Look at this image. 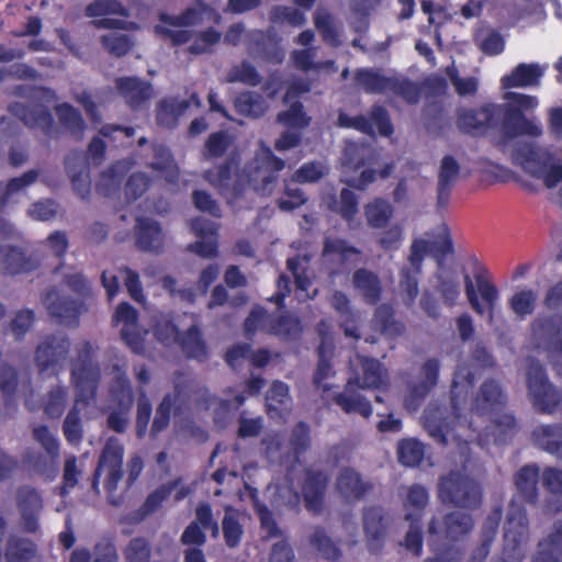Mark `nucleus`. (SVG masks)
<instances>
[{"label": "nucleus", "instance_id": "obj_47", "mask_svg": "<svg viewBox=\"0 0 562 562\" xmlns=\"http://www.w3.org/2000/svg\"><path fill=\"white\" fill-rule=\"evenodd\" d=\"M267 412L271 418L282 417L290 411L289 387L282 382H273L267 394Z\"/></svg>", "mask_w": 562, "mask_h": 562}, {"label": "nucleus", "instance_id": "obj_55", "mask_svg": "<svg viewBox=\"0 0 562 562\" xmlns=\"http://www.w3.org/2000/svg\"><path fill=\"white\" fill-rule=\"evenodd\" d=\"M155 160L150 167L159 171L161 176L170 183H175L179 176L177 166L173 164L168 149L161 145L154 147Z\"/></svg>", "mask_w": 562, "mask_h": 562}, {"label": "nucleus", "instance_id": "obj_29", "mask_svg": "<svg viewBox=\"0 0 562 562\" xmlns=\"http://www.w3.org/2000/svg\"><path fill=\"white\" fill-rule=\"evenodd\" d=\"M115 86L119 93L133 109H137L153 97L151 86L137 77L117 78L115 80Z\"/></svg>", "mask_w": 562, "mask_h": 562}, {"label": "nucleus", "instance_id": "obj_42", "mask_svg": "<svg viewBox=\"0 0 562 562\" xmlns=\"http://www.w3.org/2000/svg\"><path fill=\"white\" fill-rule=\"evenodd\" d=\"M532 436L538 447L562 459V426H539Z\"/></svg>", "mask_w": 562, "mask_h": 562}, {"label": "nucleus", "instance_id": "obj_52", "mask_svg": "<svg viewBox=\"0 0 562 562\" xmlns=\"http://www.w3.org/2000/svg\"><path fill=\"white\" fill-rule=\"evenodd\" d=\"M393 206L383 199H375L364 206L368 225L374 228L384 227L393 216Z\"/></svg>", "mask_w": 562, "mask_h": 562}, {"label": "nucleus", "instance_id": "obj_8", "mask_svg": "<svg viewBox=\"0 0 562 562\" xmlns=\"http://www.w3.org/2000/svg\"><path fill=\"white\" fill-rule=\"evenodd\" d=\"M439 496L443 503L453 504L460 508H475L482 499L477 483L459 472H451L442 477Z\"/></svg>", "mask_w": 562, "mask_h": 562}, {"label": "nucleus", "instance_id": "obj_10", "mask_svg": "<svg viewBox=\"0 0 562 562\" xmlns=\"http://www.w3.org/2000/svg\"><path fill=\"white\" fill-rule=\"evenodd\" d=\"M528 395L533 406L541 413H554L561 403V395L548 381L543 369L531 364L527 373Z\"/></svg>", "mask_w": 562, "mask_h": 562}, {"label": "nucleus", "instance_id": "obj_61", "mask_svg": "<svg viewBox=\"0 0 562 562\" xmlns=\"http://www.w3.org/2000/svg\"><path fill=\"white\" fill-rule=\"evenodd\" d=\"M538 294L530 289L517 291L510 299L509 304L515 314L524 317L533 312Z\"/></svg>", "mask_w": 562, "mask_h": 562}, {"label": "nucleus", "instance_id": "obj_50", "mask_svg": "<svg viewBox=\"0 0 562 562\" xmlns=\"http://www.w3.org/2000/svg\"><path fill=\"white\" fill-rule=\"evenodd\" d=\"M501 516V509L495 508L493 513L486 517L482 529V544L473 553L471 562H483L485 560L490 551V544L496 536Z\"/></svg>", "mask_w": 562, "mask_h": 562}, {"label": "nucleus", "instance_id": "obj_44", "mask_svg": "<svg viewBox=\"0 0 562 562\" xmlns=\"http://www.w3.org/2000/svg\"><path fill=\"white\" fill-rule=\"evenodd\" d=\"M66 169L71 179L75 191L80 198H87L90 193V179L81 156H69L66 159Z\"/></svg>", "mask_w": 562, "mask_h": 562}, {"label": "nucleus", "instance_id": "obj_5", "mask_svg": "<svg viewBox=\"0 0 562 562\" xmlns=\"http://www.w3.org/2000/svg\"><path fill=\"white\" fill-rule=\"evenodd\" d=\"M513 160L527 175L550 190L552 199L562 206V151L521 147L515 150Z\"/></svg>", "mask_w": 562, "mask_h": 562}, {"label": "nucleus", "instance_id": "obj_24", "mask_svg": "<svg viewBox=\"0 0 562 562\" xmlns=\"http://www.w3.org/2000/svg\"><path fill=\"white\" fill-rule=\"evenodd\" d=\"M16 501L23 528L29 532H35L38 529L37 518L43 508L40 494L34 488L25 486L19 490Z\"/></svg>", "mask_w": 562, "mask_h": 562}, {"label": "nucleus", "instance_id": "obj_19", "mask_svg": "<svg viewBox=\"0 0 562 562\" xmlns=\"http://www.w3.org/2000/svg\"><path fill=\"white\" fill-rule=\"evenodd\" d=\"M338 125L355 128L368 135H373L374 130H378L382 136H390L393 133V126L386 111L380 106L372 109L369 119L362 115L349 116L345 113H340L338 116Z\"/></svg>", "mask_w": 562, "mask_h": 562}, {"label": "nucleus", "instance_id": "obj_43", "mask_svg": "<svg viewBox=\"0 0 562 562\" xmlns=\"http://www.w3.org/2000/svg\"><path fill=\"white\" fill-rule=\"evenodd\" d=\"M38 177V171L30 170L19 178L12 179L5 187L0 184V209L7 204L18 203L24 190Z\"/></svg>", "mask_w": 562, "mask_h": 562}, {"label": "nucleus", "instance_id": "obj_9", "mask_svg": "<svg viewBox=\"0 0 562 562\" xmlns=\"http://www.w3.org/2000/svg\"><path fill=\"white\" fill-rule=\"evenodd\" d=\"M245 330L248 335L263 331L274 335L281 339H295L302 331V326L297 318L274 317L268 315L261 307H255L245 321Z\"/></svg>", "mask_w": 562, "mask_h": 562}, {"label": "nucleus", "instance_id": "obj_53", "mask_svg": "<svg viewBox=\"0 0 562 562\" xmlns=\"http://www.w3.org/2000/svg\"><path fill=\"white\" fill-rule=\"evenodd\" d=\"M358 85L368 92H386L395 89V79L381 76L379 72L362 69L357 72Z\"/></svg>", "mask_w": 562, "mask_h": 562}, {"label": "nucleus", "instance_id": "obj_46", "mask_svg": "<svg viewBox=\"0 0 562 562\" xmlns=\"http://www.w3.org/2000/svg\"><path fill=\"white\" fill-rule=\"evenodd\" d=\"M307 259L304 258H290L288 259V269L292 272L295 281V295L299 301L313 299L316 295V290L308 291L311 280L306 274Z\"/></svg>", "mask_w": 562, "mask_h": 562}, {"label": "nucleus", "instance_id": "obj_35", "mask_svg": "<svg viewBox=\"0 0 562 562\" xmlns=\"http://www.w3.org/2000/svg\"><path fill=\"white\" fill-rule=\"evenodd\" d=\"M460 165L454 157L447 155L442 157L438 172V202L446 205L451 188L458 181Z\"/></svg>", "mask_w": 562, "mask_h": 562}, {"label": "nucleus", "instance_id": "obj_28", "mask_svg": "<svg viewBox=\"0 0 562 562\" xmlns=\"http://www.w3.org/2000/svg\"><path fill=\"white\" fill-rule=\"evenodd\" d=\"M386 526L387 524L380 508H369L366 510L363 516V528L368 549L372 553L381 551L384 543Z\"/></svg>", "mask_w": 562, "mask_h": 562}, {"label": "nucleus", "instance_id": "obj_6", "mask_svg": "<svg viewBox=\"0 0 562 562\" xmlns=\"http://www.w3.org/2000/svg\"><path fill=\"white\" fill-rule=\"evenodd\" d=\"M472 528V517L459 510L442 518L434 517L428 526V535L429 544L436 557L425 562H458L461 558L460 550L448 547L446 541H457L467 536Z\"/></svg>", "mask_w": 562, "mask_h": 562}, {"label": "nucleus", "instance_id": "obj_1", "mask_svg": "<svg viewBox=\"0 0 562 562\" xmlns=\"http://www.w3.org/2000/svg\"><path fill=\"white\" fill-rule=\"evenodd\" d=\"M474 373L459 367L451 387L452 419L443 416L442 409L430 404L424 413V426L439 442H469L476 439L480 445L504 442L515 429L514 417L505 412L506 398L495 381L484 382L476 397L468 407V394L473 385Z\"/></svg>", "mask_w": 562, "mask_h": 562}, {"label": "nucleus", "instance_id": "obj_14", "mask_svg": "<svg viewBox=\"0 0 562 562\" xmlns=\"http://www.w3.org/2000/svg\"><path fill=\"white\" fill-rule=\"evenodd\" d=\"M156 337L166 345L179 341L183 351L191 358L202 360L206 357V349L195 326H190L186 335L180 338L178 328L168 319L159 321L155 327Z\"/></svg>", "mask_w": 562, "mask_h": 562}, {"label": "nucleus", "instance_id": "obj_34", "mask_svg": "<svg viewBox=\"0 0 562 562\" xmlns=\"http://www.w3.org/2000/svg\"><path fill=\"white\" fill-rule=\"evenodd\" d=\"M254 45L249 46V54L254 57L265 56L272 63L279 64L284 59V52L279 46L278 42L270 35H265L262 32L254 31L248 35Z\"/></svg>", "mask_w": 562, "mask_h": 562}, {"label": "nucleus", "instance_id": "obj_64", "mask_svg": "<svg viewBox=\"0 0 562 562\" xmlns=\"http://www.w3.org/2000/svg\"><path fill=\"white\" fill-rule=\"evenodd\" d=\"M67 391L64 386L53 387L48 394L44 404V411L49 417H59L67 404Z\"/></svg>", "mask_w": 562, "mask_h": 562}, {"label": "nucleus", "instance_id": "obj_17", "mask_svg": "<svg viewBox=\"0 0 562 562\" xmlns=\"http://www.w3.org/2000/svg\"><path fill=\"white\" fill-rule=\"evenodd\" d=\"M69 350L68 340L61 336L47 337L36 349L35 361L42 374H56L64 368Z\"/></svg>", "mask_w": 562, "mask_h": 562}, {"label": "nucleus", "instance_id": "obj_3", "mask_svg": "<svg viewBox=\"0 0 562 562\" xmlns=\"http://www.w3.org/2000/svg\"><path fill=\"white\" fill-rule=\"evenodd\" d=\"M78 358L72 366V382L76 387V401L72 409L64 422V434L67 441L77 445L81 440L82 430L78 412L93 400L95 384L99 379V368L92 361L93 347L81 342L77 347Z\"/></svg>", "mask_w": 562, "mask_h": 562}, {"label": "nucleus", "instance_id": "obj_4", "mask_svg": "<svg viewBox=\"0 0 562 562\" xmlns=\"http://www.w3.org/2000/svg\"><path fill=\"white\" fill-rule=\"evenodd\" d=\"M352 375L349 378L344 392L337 394L335 403L347 414L357 413L368 418L372 414V407L355 385L360 389H380L387 382L386 371L376 360L362 356H356L350 360Z\"/></svg>", "mask_w": 562, "mask_h": 562}, {"label": "nucleus", "instance_id": "obj_2", "mask_svg": "<svg viewBox=\"0 0 562 562\" xmlns=\"http://www.w3.org/2000/svg\"><path fill=\"white\" fill-rule=\"evenodd\" d=\"M220 19V14L213 8L199 3L179 16L161 14L160 24L155 30L157 34L168 37L172 44H188L190 53L202 54L220 41L221 33L211 26L204 30L198 26L217 23Z\"/></svg>", "mask_w": 562, "mask_h": 562}, {"label": "nucleus", "instance_id": "obj_56", "mask_svg": "<svg viewBox=\"0 0 562 562\" xmlns=\"http://www.w3.org/2000/svg\"><path fill=\"white\" fill-rule=\"evenodd\" d=\"M235 106L240 114L247 116H261L267 110L265 99L255 92L241 93L235 101Z\"/></svg>", "mask_w": 562, "mask_h": 562}, {"label": "nucleus", "instance_id": "obj_26", "mask_svg": "<svg viewBox=\"0 0 562 562\" xmlns=\"http://www.w3.org/2000/svg\"><path fill=\"white\" fill-rule=\"evenodd\" d=\"M117 387L112 391L113 400L117 402L120 412H113L109 416V426L115 431H123L127 425V412L133 402V395L128 382L120 373L116 375Z\"/></svg>", "mask_w": 562, "mask_h": 562}, {"label": "nucleus", "instance_id": "obj_32", "mask_svg": "<svg viewBox=\"0 0 562 562\" xmlns=\"http://www.w3.org/2000/svg\"><path fill=\"white\" fill-rule=\"evenodd\" d=\"M10 111L26 125L40 127L46 133L53 126V117L43 104H34L31 108H26L24 104L16 102L10 106Z\"/></svg>", "mask_w": 562, "mask_h": 562}, {"label": "nucleus", "instance_id": "obj_7", "mask_svg": "<svg viewBox=\"0 0 562 562\" xmlns=\"http://www.w3.org/2000/svg\"><path fill=\"white\" fill-rule=\"evenodd\" d=\"M283 168L284 161L277 158L269 147L261 146L254 161L237 176L233 183L232 192L234 195H238L240 188L248 183L255 191L269 194L272 192L277 180L276 172Z\"/></svg>", "mask_w": 562, "mask_h": 562}, {"label": "nucleus", "instance_id": "obj_54", "mask_svg": "<svg viewBox=\"0 0 562 562\" xmlns=\"http://www.w3.org/2000/svg\"><path fill=\"white\" fill-rule=\"evenodd\" d=\"M398 461L406 467L418 465L425 457V446L415 438H406L397 443Z\"/></svg>", "mask_w": 562, "mask_h": 562}, {"label": "nucleus", "instance_id": "obj_38", "mask_svg": "<svg viewBox=\"0 0 562 562\" xmlns=\"http://www.w3.org/2000/svg\"><path fill=\"white\" fill-rule=\"evenodd\" d=\"M327 476L322 472H307L303 485L305 506L310 512L317 513L322 507L323 494Z\"/></svg>", "mask_w": 562, "mask_h": 562}, {"label": "nucleus", "instance_id": "obj_22", "mask_svg": "<svg viewBox=\"0 0 562 562\" xmlns=\"http://www.w3.org/2000/svg\"><path fill=\"white\" fill-rule=\"evenodd\" d=\"M438 370L439 363L437 360H428L424 364L420 373V381L409 387L408 394L404 398V406L408 411H416L420 406L425 396L437 384Z\"/></svg>", "mask_w": 562, "mask_h": 562}, {"label": "nucleus", "instance_id": "obj_30", "mask_svg": "<svg viewBox=\"0 0 562 562\" xmlns=\"http://www.w3.org/2000/svg\"><path fill=\"white\" fill-rule=\"evenodd\" d=\"M119 278L124 280L125 286L132 296L137 302H142L144 296L142 293V284L139 277L128 268L120 270V276L114 272L104 271L102 273V283L108 292V296L112 299L119 291Z\"/></svg>", "mask_w": 562, "mask_h": 562}, {"label": "nucleus", "instance_id": "obj_12", "mask_svg": "<svg viewBox=\"0 0 562 562\" xmlns=\"http://www.w3.org/2000/svg\"><path fill=\"white\" fill-rule=\"evenodd\" d=\"M464 290L468 301L475 313L483 315L488 313L490 322L493 321V311L498 300V290L483 274H476L473 279L464 277Z\"/></svg>", "mask_w": 562, "mask_h": 562}, {"label": "nucleus", "instance_id": "obj_21", "mask_svg": "<svg viewBox=\"0 0 562 562\" xmlns=\"http://www.w3.org/2000/svg\"><path fill=\"white\" fill-rule=\"evenodd\" d=\"M191 229L200 240L191 244L189 249L204 258L215 257L217 254L216 234L218 225L213 221L198 217L191 222Z\"/></svg>", "mask_w": 562, "mask_h": 562}, {"label": "nucleus", "instance_id": "obj_45", "mask_svg": "<svg viewBox=\"0 0 562 562\" xmlns=\"http://www.w3.org/2000/svg\"><path fill=\"white\" fill-rule=\"evenodd\" d=\"M317 50L315 47L295 49L291 53L294 66L301 70L336 72L337 67L334 60L315 61Z\"/></svg>", "mask_w": 562, "mask_h": 562}, {"label": "nucleus", "instance_id": "obj_63", "mask_svg": "<svg viewBox=\"0 0 562 562\" xmlns=\"http://www.w3.org/2000/svg\"><path fill=\"white\" fill-rule=\"evenodd\" d=\"M101 43L110 54L117 57L125 55L133 45L132 40L126 34L116 31H111L103 35Z\"/></svg>", "mask_w": 562, "mask_h": 562}, {"label": "nucleus", "instance_id": "obj_49", "mask_svg": "<svg viewBox=\"0 0 562 562\" xmlns=\"http://www.w3.org/2000/svg\"><path fill=\"white\" fill-rule=\"evenodd\" d=\"M538 479L539 468L533 464L522 467L515 476L517 491L528 502L536 499Z\"/></svg>", "mask_w": 562, "mask_h": 562}, {"label": "nucleus", "instance_id": "obj_27", "mask_svg": "<svg viewBox=\"0 0 562 562\" xmlns=\"http://www.w3.org/2000/svg\"><path fill=\"white\" fill-rule=\"evenodd\" d=\"M136 318V311L127 303L120 304L114 314V321L123 324V339L134 352L140 353L145 350V347L143 335L140 333H134ZM147 334L148 333L145 331L144 336Z\"/></svg>", "mask_w": 562, "mask_h": 562}, {"label": "nucleus", "instance_id": "obj_39", "mask_svg": "<svg viewBox=\"0 0 562 562\" xmlns=\"http://www.w3.org/2000/svg\"><path fill=\"white\" fill-rule=\"evenodd\" d=\"M336 488L346 501L359 499L369 488L359 474L351 469H342L336 481Z\"/></svg>", "mask_w": 562, "mask_h": 562}, {"label": "nucleus", "instance_id": "obj_36", "mask_svg": "<svg viewBox=\"0 0 562 562\" xmlns=\"http://www.w3.org/2000/svg\"><path fill=\"white\" fill-rule=\"evenodd\" d=\"M191 104H194L196 108L201 105V102L195 94H192L190 100L179 101L176 99H169L161 101L157 111L158 123L162 126H173L178 116L183 114Z\"/></svg>", "mask_w": 562, "mask_h": 562}, {"label": "nucleus", "instance_id": "obj_16", "mask_svg": "<svg viewBox=\"0 0 562 562\" xmlns=\"http://www.w3.org/2000/svg\"><path fill=\"white\" fill-rule=\"evenodd\" d=\"M452 251V241L448 227L442 224L434 238L415 239L411 246L409 263L415 274L420 272L422 261L426 255L446 256Z\"/></svg>", "mask_w": 562, "mask_h": 562}, {"label": "nucleus", "instance_id": "obj_59", "mask_svg": "<svg viewBox=\"0 0 562 562\" xmlns=\"http://www.w3.org/2000/svg\"><path fill=\"white\" fill-rule=\"evenodd\" d=\"M260 79L257 69L248 61H241L233 66L226 76L228 82H241L252 87L259 85Z\"/></svg>", "mask_w": 562, "mask_h": 562}, {"label": "nucleus", "instance_id": "obj_11", "mask_svg": "<svg viewBox=\"0 0 562 562\" xmlns=\"http://www.w3.org/2000/svg\"><path fill=\"white\" fill-rule=\"evenodd\" d=\"M532 334L538 347L548 351L549 358L558 372L562 373V316L550 319L537 318L532 325Z\"/></svg>", "mask_w": 562, "mask_h": 562}, {"label": "nucleus", "instance_id": "obj_48", "mask_svg": "<svg viewBox=\"0 0 562 562\" xmlns=\"http://www.w3.org/2000/svg\"><path fill=\"white\" fill-rule=\"evenodd\" d=\"M504 128L510 135H526L529 137H540L543 134V127L536 116L519 115L514 119L504 120Z\"/></svg>", "mask_w": 562, "mask_h": 562}, {"label": "nucleus", "instance_id": "obj_41", "mask_svg": "<svg viewBox=\"0 0 562 562\" xmlns=\"http://www.w3.org/2000/svg\"><path fill=\"white\" fill-rule=\"evenodd\" d=\"M137 245L143 250L157 251L164 245V234L156 222L137 218Z\"/></svg>", "mask_w": 562, "mask_h": 562}, {"label": "nucleus", "instance_id": "obj_31", "mask_svg": "<svg viewBox=\"0 0 562 562\" xmlns=\"http://www.w3.org/2000/svg\"><path fill=\"white\" fill-rule=\"evenodd\" d=\"M359 255V250L347 245L345 240L327 238L325 241L323 257L327 263L349 268L358 261Z\"/></svg>", "mask_w": 562, "mask_h": 562}, {"label": "nucleus", "instance_id": "obj_25", "mask_svg": "<svg viewBox=\"0 0 562 562\" xmlns=\"http://www.w3.org/2000/svg\"><path fill=\"white\" fill-rule=\"evenodd\" d=\"M44 305L49 315L58 319L60 324L66 326L77 324L80 308L75 301L61 296L56 291H50L44 299Z\"/></svg>", "mask_w": 562, "mask_h": 562}, {"label": "nucleus", "instance_id": "obj_60", "mask_svg": "<svg viewBox=\"0 0 562 562\" xmlns=\"http://www.w3.org/2000/svg\"><path fill=\"white\" fill-rule=\"evenodd\" d=\"M35 553L32 542L24 539L10 538L5 550L7 562H27Z\"/></svg>", "mask_w": 562, "mask_h": 562}, {"label": "nucleus", "instance_id": "obj_20", "mask_svg": "<svg viewBox=\"0 0 562 562\" xmlns=\"http://www.w3.org/2000/svg\"><path fill=\"white\" fill-rule=\"evenodd\" d=\"M501 106L487 104L479 110H465L459 114L458 126L469 134H481L497 124Z\"/></svg>", "mask_w": 562, "mask_h": 562}, {"label": "nucleus", "instance_id": "obj_18", "mask_svg": "<svg viewBox=\"0 0 562 562\" xmlns=\"http://www.w3.org/2000/svg\"><path fill=\"white\" fill-rule=\"evenodd\" d=\"M371 154V149L364 145L356 143H347L342 158V181L359 190L366 189L374 180V171L363 170L359 179L348 177V171H356L366 164L367 158Z\"/></svg>", "mask_w": 562, "mask_h": 562}, {"label": "nucleus", "instance_id": "obj_40", "mask_svg": "<svg viewBox=\"0 0 562 562\" xmlns=\"http://www.w3.org/2000/svg\"><path fill=\"white\" fill-rule=\"evenodd\" d=\"M533 562H562V521L557 522L548 538L539 543Z\"/></svg>", "mask_w": 562, "mask_h": 562}, {"label": "nucleus", "instance_id": "obj_57", "mask_svg": "<svg viewBox=\"0 0 562 562\" xmlns=\"http://www.w3.org/2000/svg\"><path fill=\"white\" fill-rule=\"evenodd\" d=\"M250 358L251 362L257 367H262L269 361V352L259 350L250 353L247 345H237L228 350L226 360L232 368H236L240 359Z\"/></svg>", "mask_w": 562, "mask_h": 562}, {"label": "nucleus", "instance_id": "obj_51", "mask_svg": "<svg viewBox=\"0 0 562 562\" xmlns=\"http://www.w3.org/2000/svg\"><path fill=\"white\" fill-rule=\"evenodd\" d=\"M355 288L369 303H375L380 297L381 285L379 278L364 269L358 270L353 276Z\"/></svg>", "mask_w": 562, "mask_h": 562}, {"label": "nucleus", "instance_id": "obj_13", "mask_svg": "<svg viewBox=\"0 0 562 562\" xmlns=\"http://www.w3.org/2000/svg\"><path fill=\"white\" fill-rule=\"evenodd\" d=\"M124 448L116 438H110L100 458L99 467L95 471L93 487H97L98 481L103 477L104 486L108 491L116 488L122 479Z\"/></svg>", "mask_w": 562, "mask_h": 562}, {"label": "nucleus", "instance_id": "obj_15", "mask_svg": "<svg viewBox=\"0 0 562 562\" xmlns=\"http://www.w3.org/2000/svg\"><path fill=\"white\" fill-rule=\"evenodd\" d=\"M16 231L10 223L0 218V269L3 272L15 274L30 272L37 267L38 260L25 255L16 248H8L3 254L4 241L12 239Z\"/></svg>", "mask_w": 562, "mask_h": 562}, {"label": "nucleus", "instance_id": "obj_37", "mask_svg": "<svg viewBox=\"0 0 562 562\" xmlns=\"http://www.w3.org/2000/svg\"><path fill=\"white\" fill-rule=\"evenodd\" d=\"M503 99L505 100L504 120L531 113L539 105L537 97L519 92H505Z\"/></svg>", "mask_w": 562, "mask_h": 562}, {"label": "nucleus", "instance_id": "obj_62", "mask_svg": "<svg viewBox=\"0 0 562 562\" xmlns=\"http://www.w3.org/2000/svg\"><path fill=\"white\" fill-rule=\"evenodd\" d=\"M315 26L323 36V40L331 46L340 44L339 33L329 13L318 10L315 14Z\"/></svg>", "mask_w": 562, "mask_h": 562}, {"label": "nucleus", "instance_id": "obj_23", "mask_svg": "<svg viewBox=\"0 0 562 562\" xmlns=\"http://www.w3.org/2000/svg\"><path fill=\"white\" fill-rule=\"evenodd\" d=\"M547 70L546 65L537 63L518 64L509 74L503 76L501 85L503 89L537 87Z\"/></svg>", "mask_w": 562, "mask_h": 562}, {"label": "nucleus", "instance_id": "obj_58", "mask_svg": "<svg viewBox=\"0 0 562 562\" xmlns=\"http://www.w3.org/2000/svg\"><path fill=\"white\" fill-rule=\"evenodd\" d=\"M475 42L487 55H498L505 47L504 38L496 31L487 27L477 31Z\"/></svg>", "mask_w": 562, "mask_h": 562}, {"label": "nucleus", "instance_id": "obj_33", "mask_svg": "<svg viewBox=\"0 0 562 562\" xmlns=\"http://www.w3.org/2000/svg\"><path fill=\"white\" fill-rule=\"evenodd\" d=\"M328 329L329 326L324 322L318 326V333L322 336L323 341L318 349L319 361L314 378L315 385L324 392H327L330 389V385L326 382V380L334 375V371L327 359V357L331 353V344L327 338Z\"/></svg>", "mask_w": 562, "mask_h": 562}]
</instances>
